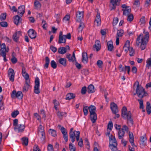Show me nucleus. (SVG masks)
Masks as SVG:
<instances>
[{"instance_id": "6", "label": "nucleus", "mask_w": 151, "mask_h": 151, "mask_svg": "<svg viewBox=\"0 0 151 151\" xmlns=\"http://www.w3.org/2000/svg\"><path fill=\"white\" fill-rule=\"evenodd\" d=\"M23 96V94L21 91H19L16 93L15 90L13 91L11 94V97L13 99L17 98L19 99H21Z\"/></svg>"}, {"instance_id": "36", "label": "nucleus", "mask_w": 151, "mask_h": 151, "mask_svg": "<svg viewBox=\"0 0 151 151\" xmlns=\"http://www.w3.org/2000/svg\"><path fill=\"white\" fill-rule=\"evenodd\" d=\"M137 101L139 102V109H142L143 111H145V110H143L144 108L143 105V100L142 99H138L137 100Z\"/></svg>"}, {"instance_id": "8", "label": "nucleus", "mask_w": 151, "mask_h": 151, "mask_svg": "<svg viewBox=\"0 0 151 151\" xmlns=\"http://www.w3.org/2000/svg\"><path fill=\"white\" fill-rule=\"evenodd\" d=\"M40 80L39 78L37 77L35 79V86H34V92L36 94H38L40 92L39 90Z\"/></svg>"}, {"instance_id": "51", "label": "nucleus", "mask_w": 151, "mask_h": 151, "mask_svg": "<svg viewBox=\"0 0 151 151\" xmlns=\"http://www.w3.org/2000/svg\"><path fill=\"white\" fill-rule=\"evenodd\" d=\"M6 13H4L0 15V19L1 20H5L6 17Z\"/></svg>"}, {"instance_id": "22", "label": "nucleus", "mask_w": 151, "mask_h": 151, "mask_svg": "<svg viewBox=\"0 0 151 151\" xmlns=\"http://www.w3.org/2000/svg\"><path fill=\"white\" fill-rule=\"evenodd\" d=\"M29 83L30 81L27 80L26 81H25V84L23 88V92H27L28 91L30 86Z\"/></svg>"}, {"instance_id": "18", "label": "nucleus", "mask_w": 151, "mask_h": 151, "mask_svg": "<svg viewBox=\"0 0 151 151\" xmlns=\"http://www.w3.org/2000/svg\"><path fill=\"white\" fill-rule=\"evenodd\" d=\"M93 47L96 49L97 51H98L100 50L101 48V43L99 40L96 41L95 44L93 46Z\"/></svg>"}, {"instance_id": "29", "label": "nucleus", "mask_w": 151, "mask_h": 151, "mask_svg": "<svg viewBox=\"0 0 151 151\" xmlns=\"http://www.w3.org/2000/svg\"><path fill=\"white\" fill-rule=\"evenodd\" d=\"M34 5L35 9H40L41 7L40 3L37 1H35Z\"/></svg>"}, {"instance_id": "59", "label": "nucleus", "mask_w": 151, "mask_h": 151, "mask_svg": "<svg viewBox=\"0 0 151 151\" xmlns=\"http://www.w3.org/2000/svg\"><path fill=\"white\" fill-rule=\"evenodd\" d=\"M0 25L3 27H6L7 26V23L5 22H2L0 23Z\"/></svg>"}, {"instance_id": "13", "label": "nucleus", "mask_w": 151, "mask_h": 151, "mask_svg": "<svg viewBox=\"0 0 151 151\" xmlns=\"http://www.w3.org/2000/svg\"><path fill=\"white\" fill-rule=\"evenodd\" d=\"M28 33L29 36L32 39H34L36 37V32L33 29H30Z\"/></svg>"}, {"instance_id": "9", "label": "nucleus", "mask_w": 151, "mask_h": 151, "mask_svg": "<svg viewBox=\"0 0 151 151\" xmlns=\"http://www.w3.org/2000/svg\"><path fill=\"white\" fill-rule=\"evenodd\" d=\"M121 0H110V6L111 10L115 9L117 6L119 5V3Z\"/></svg>"}, {"instance_id": "41", "label": "nucleus", "mask_w": 151, "mask_h": 151, "mask_svg": "<svg viewBox=\"0 0 151 151\" xmlns=\"http://www.w3.org/2000/svg\"><path fill=\"white\" fill-rule=\"evenodd\" d=\"M124 31L123 30L120 29L119 30L117 31V37H121L123 35L124 33Z\"/></svg>"}, {"instance_id": "57", "label": "nucleus", "mask_w": 151, "mask_h": 151, "mask_svg": "<svg viewBox=\"0 0 151 151\" xmlns=\"http://www.w3.org/2000/svg\"><path fill=\"white\" fill-rule=\"evenodd\" d=\"M133 16L132 14H129L128 15L127 20L128 21L131 22L133 19Z\"/></svg>"}, {"instance_id": "38", "label": "nucleus", "mask_w": 151, "mask_h": 151, "mask_svg": "<svg viewBox=\"0 0 151 151\" xmlns=\"http://www.w3.org/2000/svg\"><path fill=\"white\" fill-rule=\"evenodd\" d=\"M22 144L23 145L27 146L28 144V139L27 137H23L22 138Z\"/></svg>"}, {"instance_id": "53", "label": "nucleus", "mask_w": 151, "mask_h": 151, "mask_svg": "<svg viewBox=\"0 0 151 151\" xmlns=\"http://www.w3.org/2000/svg\"><path fill=\"white\" fill-rule=\"evenodd\" d=\"M121 129L123 131H126L127 132H128L129 130L128 127L125 125H124L122 126V128H121Z\"/></svg>"}, {"instance_id": "43", "label": "nucleus", "mask_w": 151, "mask_h": 151, "mask_svg": "<svg viewBox=\"0 0 151 151\" xmlns=\"http://www.w3.org/2000/svg\"><path fill=\"white\" fill-rule=\"evenodd\" d=\"M66 58L68 59L70 62H73L74 60L70 54H67L66 56Z\"/></svg>"}, {"instance_id": "2", "label": "nucleus", "mask_w": 151, "mask_h": 151, "mask_svg": "<svg viewBox=\"0 0 151 151\" xmlns=\"http://www.w3.org/2000/svg\"><path fill=\"white\" fill-rule=\"evenodd\" d=\"M122 116L124 119H127L128 122L132 125L133 124V121L132 119V114L130 111H127L126 107L124 106L122 110Z\"/></svg>"}, {"instance_id": "34", "label": "nucleus", "mask_w": 151, "mask_h": 151, "mask_svg": "<svg viewBox=\"0 0 151 151\" xmlns=\"http://www.w3.org/2000/svg\"><path fill=\"white\" fill-rule=\"evenodd\" d=\"M21 19V18L19 15H16L14 19V23L17 25H18L20 22V19Z\"/></svg>"}, {"instance_id": "60", "label": "nucleus", "mask_w": 151, "mask_h": 151, "mask_svg": "<svg viewBox=\"0 0 151 151\" xmlns=\"http://www.w3.org/2000/svg\"><path fill=\"white\" fill-rule=\"evenodd\" d=\"M47 149L48 151H54L53 146L51 144L48 145Z\"/></svg>"}, {"instance_id": "10", "label": "nucleus", "mask_w": 151, "mask_h": 151, "mask_svg": "<svg viewBox=\"0 0 151 151\" xmlns=\"http://www.w3.org/2000/svg\"><path fill=\"white\" fill-rule=\"evenodd\" d=\"M109 145L111 147L113 146L114 149L116 148V146L117 145L116 141L114 136L111 135L109 137Z\"/></svg>"}, {"instance_id": "5", "label": "nucleus", "mask_w": 151, "mask_h": 151, "mask_svg": "<svg viewBox=\"0 0 151 151\" xmlns=\"http://www.w3.org/2000/svg\"><path fill=\"white\" fill-rule=\"evenodd\" d=\"M9 49H6V45L4 43H3L1 45V48L0 50V55L4 58V61L6 62L7 60L6 58V53L9 51Z\"/></svg>"}, {"instance_id": "26", "label": "nucleus", "mask_w": 151, "mask_h": 151, "mask_svg": "<svg viewBox=\"0 0 151 151\" xmlns=\"http://www.w3.org/2000/svg\"><path fill=\"white\" fill-rule=\"evenodd\" d=\"M95 91L94 86L92 84H90L88 87L87 92L88 93H91Z\"/></svg>"}, {"instance_id": "49", "label": "nucleus", "mask_w": 151, "mask_h": 151, "mask_svg": "<svg viewBox=\"0 0 151 151\" xmlns=\"http://www.w3.org/2000/svg\"><path fill=\"white\" fill-rule=\"evenodd\" d=\"M41 135V137H40V139L42 141H44L45 138V134L44 132H42L40 133V134Z\"/></svg>"}, {"instance_id": "16", "label": "nucleus", "mask_w": 151, "mask_h": 151, "mask_svg": "<svg viewBox=\"0 0 151 151\" xmlns=\"http://www.w3.org/2000/svg\"><path fill=\"white\" fill-rule=\"evenodd\" d=\"M21 35V33L20 31H18L15 32L12 36L14 41L16 42H17L19 40V38Z\"/></svg>"}, {"instance_id": "33", "label": "nucleus", "mask_w": 151, "mask_h": 151, "mask_svg": "<svg viewBox=\"0 0 151 151\" xmlns=\"http://www.w3.org/2000/svg\"><path fill=\"white\" fill-rule=\"evenodd\" d=\"M58 52L59 53L63 54L66 52V49L65 47H60L58 49Z\"/></svg>"}, {"instance_id": "1", "label": "nucleus", "mask_w": 151, "mask_h": 151, "mask_svg": "<svg viewBox=\"0 0 151 151\" xmlns=\"http://www.w3.org/2000/svg\"><path fill=\"white\" fill-rule=\"evenodd\" d=\"M143 33L144 36L142 34H141L136 39V45L139 46L140 45V48L142 50H143L145 48L149 38V32L144 30Z\"/></svg>"}, {"instance_id": "19", "label": "nucleus", "mask_w": 151, "mask_h": 151, "mask_svg": "<svg viewBox=\"0 0 151 151\" xmlns=\"http://www.w3.org/2000/svg\"><path fill=\"white\" fill-rule=\"evenodd\" d=\"M95 23L97 26L100 25L101 24V19L100 13H98L96 16L95 20Z\"/></svg>"}, {"instance_id": "14", "label": "nucleus", "mask_w": 151, "mask_h": 151, "mask_svg": "<svg viewBox=\"0 0 151 151\" xmlns=\"http://www.w3.org/2000/svg\"><path fill=\"white\" fill-rule=\"evenodd\" d=\"M76 19L78 22H80L82 19L83 16V12H78L76 13Z\"/></svg>"}, {"instance_id": "64", "label": "nucleus", "mask_w": 151, "mask_h": 151, "mask_svg": "<svg viewBox=\"0 0 151 151\" xmlns=\"http://www.w3.org/2000/svg\"><path fill=\"white\" fill-rule=\"evenodd\" d=\"M33 151H41V150L39 148L38 146L37 145H35L33 147Z\"/></svg>"}, {"instance_id": "48", "label": "nucleus", "mask_w": 151, "mask_h": 151, "mask_svg": "<svg viewBox=\"0 0 151 151\" xmlns=\"http://www.w3.org/2000/svg\"><path fill=\"white\" fill-rule=\"evenodd\" d=\"M129 55L130 56H134L135 54V51L132 47H130L129 48Z\"/></svg>"}, {"instance_id": "44", "label": "nucleus", "mask_w": 151, "mask_h": 151, "mask_svg": "<svg viewBox=\"0 0 151 151\" xmlns=\"http://www.w3.org/2000/svg\"><path fill=\"white\" fill-rule=\"evenodd\" d=\"M118 68L120 72H123L124 71V73H125V67L124 68L122 64H120L119 65Z\"/></svg>"}, {"instance_id": "62", "label": "nucleus", "mask_w": 151, "mask_h": 151, "mask_svg": "<svg viewBox=\"0 0 151 151\" xmlns=\"http://www.w3.org/2000/svg\"><path fill=\"white\" fill-rule=\"evenodd\" d=\"M34 115L35 116V117L37 118V119L39 121H40L41 120V118L40 116V115L37 113H35L34 114Z\"/></svg>"}, {"instance_id": "35", "label": "nucleus", "mask_w": 151, "mask_h": 151, "mask_svg": "<svg viewBox=\"0 0 151 151\" xmlns=\"http://www.w3.org/2000/svg\"><path fill=\"white\" fill-rule=\"evenodd\" d=\"M88 108L90 114L96 113V108L95 106L91 105Z\"/></svg>"}, {"instance_id": "30", "label": "nucleus", "mask_w": 151, "mask_h": 151, "mask_svg": "<svg viewBox=\"0 0 151 151\" xmlns=\"http://www.w3.org/2000/svg\"><path fill=\"white\" fill-rule=\"evenodd\" d=\"M65 35H63V36L59 37L58 43L61 44L62 43H65L66 42V39L65 37Z\"/></svg>"}, {"instance_id": "11", "label": "nucleus", "mask_w": 151, "mask_h": 151, "mask_svg": "<svg viewBox=\"0 0 151 151\" xmlns=\"http://www.w3.org/2000/svg\"><path fill=\"white\" fill-rule=\"evenodd\" d=\"M8 74L10 80L12 82L14 81L15 74L14 70L12 68H9L8 70Z\"/></svg>"}, {"instance_id": "28", "label": "nucleus", "mask_w": 151, "mask_h": 151, "mask_svg": "<svg viewBox=\"0 0 151 151\" xmlns=\"http://www.w3.org/2000/svg\"><path fill=\"white\" fill-rule=\"evenodd\" d=\"M59 63L62 65L64 67L66 66V61L67 60L66 59L64 58H60L59 60Z\"/></svg>"}, {"instance_id": "58", "label": "nucleus", "mask_w": 151, "mask_h": 151, "mask_svg": "<svg viewBox=\"0 0 151 151\" xmlns=\"http://www.w3.org/2000/svg\"><path fill=\"white\" fill-rule=\"evenodd\" d=\"M113 123L111 121H110L108 125V129L111 130L113 127Z\"/></svg>"}, {"instance_id": "40", "label": "nucleus", "mask_w": 151, "mask_h": 151, "mask_svg": "<svg viewBox=\"0 0 151 151\" xmlns=\"http://www.w3.org/2000/svg\"><path fill=\"white\" fill-rule=\"evenodd\" d=\"M88 109H89L88 107L87 106H83V111L85 115L86 116L88 115Z\"/></svg>"}, {"instance_id": "4", "label": "nucleus", "mask_w": 151, "mask_h": 151, "mask_svg": "<svg viewBox=\"0 0 151 151\" xmlns=\"http://www.w3.org/2000/svg\"><path fill=\"white\" fill-rule=\"evenodd\" d=\"M136 91L138 97L141 98H143L147 94L145 91V89L142 87L139 86V84L137 85Z\"/></svg>"}, {"instance_id": "42", "label": "nucleus", "mask_w": 151, "mask_h": 151, "mask_svg": "<svg viewBox=\"0 0 151 151\" xmlns=\"http://www.w3.org/2000/svg\"><path fill=\"white\" fill-rule=\"evenodd\" d=\"M49 132L50 134H51V135L53 137H55L56 136V131L54 130L50 129L49 130Z\"/></svg>"}, {"instance_id": "37", "label": "nucleus", "mask_w": 151, "mask_h": 151, "mask_svg": "<svg viewBox=\"0 0 151 151\" xmlns=\"http://www.w3.org/2000/svg\"><path fill=\"white\" fill-rule=\"evenodd\" d=\"M50 59L48 57H45V63L44 65V68H48V65L50 63Z\"/></svg>"}, {"instance_id": "3", "label": "nucleus", "mask_w": 151, "mask_h": 151, "mask_svg": "<svg viewBox=\"0 0 151 151\" xmlns=\"http://www.w3.org/2000/svg\"><path fill=\"white\" fill-rule=\"evenodd\" d=\"M73 128H72L70 129L69 133V136L71 141L73 143L75 141V137H76L77 141L79 140L80 132L79 131H73Z\"/></svg>"}, {"instance_id": "7", "label": "nucleus", "mask_w": 151, "mask_h": 151, "mask_svg": "<svg viewBox=\"0 0 151 151\" xmlns=\"http://www.w3.org/2000/svg\"><path fill=\"white\" fill-rule=\"evenodd\" d=\"M122 8V10L123 11V15L125 16H128L129 14L131 12V8L129 6L124 4L121 6Z\"/></svg>"}, {"instance_id": "25", "label": "nucleus", "mask_w": 151, "mask_h": 151, "mask_svg": "<svg viewBox=\"0 0 151 151\" xmlns=\"http://www.w3.org/2000/svg\"><path fill=\"white\" fill-rule=\"evenodd\" d=\"M75 97L76 95L75 94L70 93L67 94L65 99L66 100H70L74 98Z\"/></svg>"}, {"instance_id": "39", "label": "nucleus", "mask_w": 151, "mask_h": 151, "mask_svg": "<svg viewBox=\"0 0 151 151\" xmlns=\"http://www.w3.org/2000/svg\"><path fill=\"white\" fill-rule=\"evenodd\" d=\"M67 113L64 112H60L58 111L57 113L58 116L60 117L62 116H66Z\"/></svg>"}, {"instance_id": "46", "label": "nucleus", "mask_w": 151, "mask_h": 151, "mask_svg": "<svg viewBox=\"0 0 151 151\" xmlns=\"http://www.w3.org/2000/svg\"><path fill=\"white\" fill-rule=\"evenodd\" d=\"M84 26V24L83 22H81L78 29V31L79 32H81L83 29Z\"/></svg>"}, {"instance_id": "61", "label": "nucleus", "mask_w": 151, "mask_h": 151, "mask_svg": "<svg viewBox=\"0 0 151 151\" xmlns=\"http://www.w3.org/2000/svg\"><path fill=\"white\" fill-rule=\"evenodd\" d=\"M38 130H39V133H38L39 134H40V133L42 132H44L43 127V126L41 125H40V126L39 127V128H38Z\"/></svg>"}, {"instance_id": "32", "label": "nucleus", "mask_w": 151, "mask_h": 151, "mask_svg": "<svg viewBox=\"0 0 151 151\" xmlns=\"http://www.w3.org/2000/svg\"><path fill=\"white\" fill-rule=\"evenodd\" d=\"M108 50L111 51L112 50L114 46L113 45V42L111 41H109L107 43Z\"/></svg>"}, {"instance_id": "45", "label": "nucleus", "mask_w": 151, "mask_h": 151, "mask_svg": "<svg viewBox=\"0 0 151 151\" xmlns=\"http://www.w3.org/2000/svg\"><path fill=\"white\" fill-rule=\"evenodd\" d=\"M19 111L18 110H16L13 112L11 114V116L13 118H15L19 114Z\"/></svg>"}, {"instance_id": "55", "label": "nucleus", "mask_w": 151, "mask_h": 151, "mask_svg": "<svg viewBox=\"0 0 151 151\" xmlns=\"http://www.w3.org/2000/svg\"><path fill=\"white\" fill-rule=\"evenodd\" d=\"M146 63V66L147 67L151 66V58L147 60Z\"/></svg>"}, {"instance_id": "20", "label": "nucleus", "mask_w": 151, "mask_h": 151, "mask_svg": "<svg viewBox=\"0 0 151 151\" xmlns=\"http://www.w3.org/2000/svg\"><path fill=\"white\" fill-rule=\"evenodd\" d=\"M25 126L24 125L22 124H21L18 125L17 126L15 127L14 128V129L18 130L19 132H22L24 131V128Z\"/></svg>"}, {"instance_id": "47", "label": "nucleus", "mask_w": 151, "mask_h": 151, "mask_svg": "<svg viewBox=\"0 0 151 151\" xmlns=\"http://www.w3.org/2000/svg\"><path fill=\"white\" fill-rule=\"evenodd\" d=\"M69 149L70 151H75L76 150V147L73 144L70 143L69 144Z\"/></svg>"}, {"instance_id": "27", "label": "nucleus", "mask_w": 151, "mask_h": 151, "mask_svg": "<svg viewBox=\"0 0 151 151\" xmlns=\"http://www.w3.org/2000/svg\"><path fill=\"white\" fill-rule=\"evenodd\" d=\"M125 134V132L122 131V129L119 130L118 132V138L119 139H122V141H123V137Z\"/></svg>"}, {"instance_id": "50", "label": "nucleus", "mask_w": 151, "mask_h": 151, "mask_svg": "<svg viewBox=\"0 0 151 151\" xmlns=\"http://www.w3.org/2000/svg\"><path fill=\"white\" fill-rule=\"evenodd\" d=\"M50 64L52 68L55 69L57 67V64L54 60H52Z\"/></svg>"}, {"instance_id": "17", "label": "nucleus", "mask_w": 151, "mask_h": 151, "mask_svg": "<svg viewBox=\"0 0 151 151\" xmlns=\"http://www.w3.org/2000/svg\"><path fill=\"white\" fill-rule=\"evenodd\" d=\"M22 74L23 76L25 79V81H30L29 79V76L28 73L26 72L25 69L24 67L22 68Z\"/></svg>"}, {"instance_id": "15", "label": "nucleus", "mask_w": 151, "mask_h": 151, "mask_svg": "<svg viewBox=\"0 0 151 151\" xmlns=\"http://www.w3.org/2000/svg\"><path fill=\"white\" fill-rule=\"evenodd\" d=\"M17 13L21 16H22L25 12V6L24 5L19 6L17 10Z\"/></svg>"}, {"instance_id": "12", "label": "nucleus", "mask_w": 151, "mask_h": 151, "mask_svg": "<svg viewBox=\"0 0 151 151\" xmlns=\"http://www.w3.org/2000/svg\"><path fill=\"white\" fill-rule=\"evenodd\" d=\"M111 109L113 113L116 114L118 111V109L117 105L113 102L111 104Z\"/></svg>"}, {"instance_id": "23", "label": "nucleus", "mask_w": 151, "mask_h": 151, "mask_svg": "<svg viewBox=\"0 0 151 151\" xmlns=\"http://www.w3.org/2000/svg\"><path fill=\"white\" fill-rule=\"evenodd\" d=\"M141 140L140 141V144L143 146H145L146 145V142L147 140V138L145 135H143L141 137Z\"/></svg>"}, {"instance_id": "24", "label": "nucleus", "mask_w": 151, "mask_h": 151, "mask_svg": "<svg viewBox=\"0 0 151 151\" xmlns=\"http://www.w3.org/2000/svg\"><path fill=\"white\" fill-rule=\"evenodd\" d=\"M97 119V115L96 113L90 114V119L93 123L96 122Z\"/></svg>"}, {"instance_id": "63", "label": "nucleus", "mask_w": 151, "mask_h": 151, "mask_svg": "<svg viewBox=\"0 0 151 151\" xmlns=\"http://www.w3.org/2000/svg\"><path fill=\"white\" fill-rule=\"evenodd\" d=\"M9 8L10 10H12V12H16L17 11V9L15 6H13L12 7L10 6H9Z\"/></svg>"}, {"instance_id": "31", "label": "nucleus", "mask_w": 151, "mask_h": 151, "mask_svg": "<svg viewBox=\"0 0 151 151\" xmlns=\"http://www.w3.org/2000/svg\"><path fill=\"white\" fill-rule=\"evenodd\" d=\"M146 110L147 113L150 114L151 113V105L150 103L149 102L147 103Z\"/></svg>"}, {"instance_id": "54", "label": "nucleus", "mask_w": 151, "mask_h": 151, "mask_svg": "<svg viewBox=\"0 0 151 151\" xmlns=\"http://www.w3.org/2000/svg\"><path fill=\"white\" fill-rule=\"evenodd\" d=\"M87 91V88L86 86H84L83 87L81 90V93L82 94H85L86 92Z\"/></svg>"}, {"instance_id": "52", "label": "nucleus", "mask_w": 151, "mask_h": 151, "mask_svg": "<svg viewBox=\"0 0 151 151\" xmlns=\"http://www.w3.org/2000/svg\"><path fill=\"white\" fill-rule=\"evenodd\" d=\"M129 44L130 42L129 40H127L126 41L123 47V48L131 47H130Z\"/></svg>"}, {"instance_id": "21", "label": "nucleus", "mask_w": 151, "mask_h": 151, "mask_svg": "<svg viewBox=\"0 0 151 151\" xmlns=\"http://www.w3.org/2000/svg\"><path fill=\"white\" fill-rule=\"evenodd\" d=\"M82 62L84 64H86L88 63V58L87 54L86 52H83L82 53Z\"/></svg>"}, {"instance_id": "56", "label": "nucleus", "mask_w": 151, "mask_h": 151, "mask_svg": "<svg viewBox=\"0 0 151 151\" xmlns=\"http://www.w3.org/2000/svg\"><path fill=\"white\" fill-rule=\"evenodd\" d=\"M118 22V18L116 17L114 18L113 21V26H115L116 25Z\"/></svg>"}]
</instances>
